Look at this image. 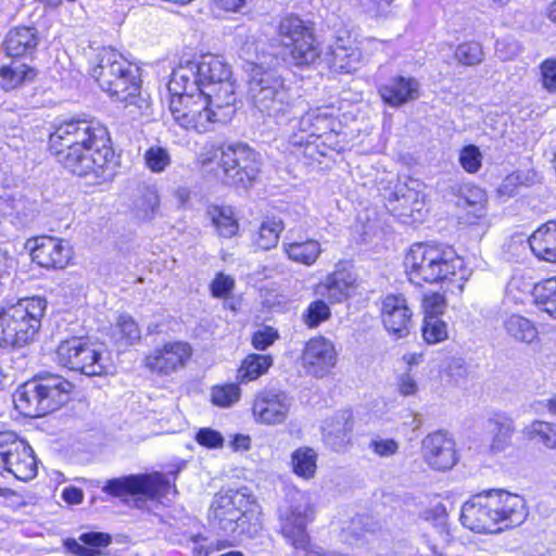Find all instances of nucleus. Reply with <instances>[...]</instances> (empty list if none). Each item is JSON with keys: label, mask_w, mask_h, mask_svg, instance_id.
Instances as JSON below:
<instances>
[{"label": "nucleus", "mask_w": 556, "mask_h": 556, "mask_svg": "<svg viewBox=\"0 0 556 556\" xmlns=\"http://www.w3.org/2000/svg\"><path fill=\"white\" fill-rule=\"evenodd\" d=\"M49 150L64 168L91 184L112 181L118 162L108 128L92 119H66L53 126Z\"/></svg>", "instance_id": "obj_1"}, {"label": "nucleus", "mask_w": 556, "mask_h": 556, "mask_svg": "<svg viewBox=\"0 0 556 556\" xmlns=\"http://www.w3.org/2000/svg\"><path fill=\"white\" fill-rule=\"evenodd\" d=\"M340 122L330 108H316L291 123L288 142L291 153L307 161H319L330 152L344 149Z\"/></svg>", "instance_id": "obj_2"}, {"label": "nucleus", "mask_w": 556, "mask_h": 556, "mask_svg": "<svg viewBox=\"0 0 556 556\" xmlns=\"http://www.w3.org/2000/svg\"><path fill=\"white\" fill-rule=\"evenodd\" d=\"M404 265L409 280L437 283L459 276L466 279L464 261L454 249L442 244H413L405 256Z\"/></svg>", "instance_id": "obj_3"}, {"label": "nucleus", "mask_w": 556, "mask_h": 556, "mask_svg": "<svg viewBox=\"0 0 556 556\" xmlns=\"http://www.w3.org/2000/svg\"><path fill=\"white\" fill-rule=\"evenodd\" d=\"M260 515L255 500L239 490L217 493L210 508L211 523L230 535H256L262 529Z\"/></svg>", "instance_id": "obj_4"}, {"label": "nucleus", "mask_w": 556, "mask_h": 556, "mask_svg": "<svg viewBox=\"0 0 556 556\" xmlns=\"http://www.w3.org/2000/svg\"><path fill=\"white\" fill-rule=\"evenodd\" d=\"M47 301L39 296L20 299L0 308V346L21 349L30 344L41 328Z\"/></svg>", "instance_id": "obj_5"}, {"label": "nucleus", "mask_w": 556, "mask_h": 556, "mask_svg": "<svg viewBox=\"0 0 556 556\" xmlns=\"http://www.w3.org/2000/svg\"><path fill=\"white\" fill-rule=\"evenodd\" d=\"M72 390V382L48 374L22 384L14 395V404L25 416L39 417L66 403Z\"/></svg>", "instance_id": "obj_6"}, {"label": "nucleus", "mask_w": 556, "mask_h": 556, "mask_svg": "<svg viewBox=\"0 0 556 556\" xmlns=\"http://www.w3.org/2000/svg\"><path fill=\"white\" fill-rule=\"evenodd\" d=\"M248 94L253 106L276 121L291 112L292 99L285 80L275 71L250 63Z\"/></svg>", "instance_id": "obj_7"}, {"label": "nucleus", "mask_w": 556, "mask_h": 556, "mask_svg": "<svg viewBox=\"0 0 556 556\" xmlns=\"http://www.w3.org/2000/svg\"><path fill=\"white\" fill-rule=\"evenodd\" d=\"M214 159H217L218 165L215 176L228 186L247 189L260 172L257 153L245 144L228 146L219 152L215 151L212 156L201 154L199 162L206 168Z\"/></svg>", "instance_id": "obj_8"}, {"label": "nucleus", "mask_w": 556, "mask_h": 556, "mask_svg": "<svg viewBox=\"0 0 556 556\" xmlns=\"http://www.w3.org/2000/svg\"><path fill=\"white\" fill-rule=\"evenodd\" d=\"M186 84L184 90L175 91L173 77L167 84L170 99L168 109L174 122L186 130L206 132L212 125L219 121L217 113L210 106V100L199 90H193Z\"/></svg>", "instance_id": "obj_9"}, {"label": "nucleus", "mask_w": 556, "mask_h": 556, "mask_svg": "<svg viewBox=\"0 0 556 556\" xmlns=\"http://www.w3.org/2000/svg\"><path fill=\"white\" fill-rule=\"evenodd\" d=\"M314 519V508L306 493L294 492L278 509L280 533L294 549L307 552L311 538L307 525Z\"/></svg>", "instance_id": "obj_10"}, {"label": "nucleus", "mask_w": 556, "mask_h": 556, "mask_svg": "<svg viewBox=\"0 0 556 556\" xmlns=\"http://www.w3.org/2000/svg\"><path fill=\"white\" fill-rule=\"evenodd\" d=\"M56 362L87 376H102L108 369L103 349L86 337H73L62 341L56 349Z\"/></svg>", "instance_id": "obj_11"}, {"label": "nucleus", "mask_w": 556, "mask_h": 556, "mask_svg": "<svg viewBox=\"0 0 556 556\" xmlns=\"http://www.w3.org/2000/svg\"><path fill=\"white\" fill-rule=\"evenodd\" d=\"M280 46L296 66L314 63L320 54L312 30L298 16L287 15L277 27Z\"/></svg>", "instance_id": "obj_12"}, {"label": "nucleus", "mask_w": 556, "mask_h": 556, "mask_svg": "<svg viewBox=\"0 0 556 556\" xmlns=\"http://www.w3.org/2000/svg\"><path fill=\"white\" fill-rule=\"evenodd\" d=\"M231 70L222 59L213 55L203 56L200 61L188 60L180 63L173 71V88L175 91L184 90L186 84L193 90L206 89L207 85H215L231 78Z\"/></svg>", "instance_id": "obj_13"}, {"label": "nucleus", "mask_w": 556, "mask_h": 556, "mask_svg": "<svg viewBox=\"0 0 556 556\" xmlns=\"http://www.w3.org/2000/svg\"><path fill=\"white\" fill-rule=\"evenodd\" d=\"M172 489L170 482L160 472L129 475L110 479L102 491L123 502L129 498L154 500L165 496Z\"/></svg>", "instance_id": "obj_14"}, {"label": "nucleus", "mask_w": 556, "mask_h": 556, "mask_svg": "<svg viewBox=\"0 0 556 556\" xmlns=\"http://www.w3.org/2000/svg\"><path fill=\"white\" fill-rule=\"evenodd\" d=\"M7 471L21 481L37 476V459L31 446L15 432H0V473Z\"/></svg>", "instance_id": "obj_15"}, {"label": "nucleus", "mask_w": 556, "mask_h": 556, "mask_svg": "<svg viewBox=\"0 0 556 556\" xmlns=\"http://www.w3.org/2000/svg\"><path fill=\"white\" fill-rule=\"evenodd\" d=\"M193 354L188 342L168 341L154 348L144 358L146 367L157 376H170L182 370Z\"/></svg>", "instance_id": "obj_16"}, {"label": "nucleus", "mask_w": 556, "mask_h": 556, "mask_svg": "<svg viewBox=\"0 0 556 556\" xmlns=\"http://www.w3.org/2000/svg\"><path fill=\"white\" fill-rule=\"evenodd\" d=\"M291 405V397L285 391L265 388L255 394L251 412L257 424L277 426L288 419Z\"/></svg>", "instance_id": "obj_17"}, {"label": "nucleus", "mask_w": 556, "mask_h": 556, "mask_svg": "<svg viewBox=\"0 0 556 556\" xmlns=\"http://www.w3.org/2000/svg\"><path fill=\"white\" fill-rule=\"evenodd\" d=\"M138 72L139 70L130 64L125 74L115 80L112 89L106 91L111 97L124 103L125 108L129 109V114L134 116L146 115L150 110L149 97L141 91Z\"/></svg>", "instance_id": "obj_18"}, {"label": "nucleus", "mask_w": 556, "mask_h": 556, "mask_svg": "<svg viewBox=\"0 0 556 556\" xmlns=\"http://www.w3.org/2000/svg\"><path fill=\"white\" fill-rule=\"evenodd\" d=\"M31 260L40 267L48 269H63L72 260L71 244L60 238L42 236L27 241Z\"/></svg>", "instance_id": "obj_19"}, {"label": "nucleus", "mask_w": 556, "mask_h": 556, "mask_svg": "<svg viewBox=\"0 0 556 556\" xmlns=\"http://www.w3.org/2000/svg\"><path fill=\"white\" fill-rule=\"evenodd\" d=\"M388 210L400 217L403 223L421 222L425 217V194L416 187L399 184L388 195Z\"/></svg>", "instance_id": "obj_20"}, {"label": "nucleus", "mask_w": 556, "mask_h": 556, "mask_svg": "<svg viewBox=\"0 0 556 556\" xmlns=\"http://www.w3.org/2000/svg\"><path fill=\"white\" fill-rule=\"evenodd\" d=\"M498 530L521 525L527 515V505L522 496L504 490H491L486 493Z\"/></svg>", "instance_id": "obj_21"}, {"label": "nucleus", "mask_w": 556, "mask_h": 556, "mask_svg": "<svg viewBox=\"0 0 556 556\" xmlns=\"http://www.w3.org/2000/svg\"><path fill=\"white\" fill-rule=\"evenodd\" d=\"M421 456L432 469L448 470L457 463L455 442L443 431L429 433L421 441Z\"/></svg>", "instance_id": "obj_22"}, {"label": "nucleus", "mask_w": 556, "mask_h": 556, "mask_svg": "<svg viewBox=\"0 0 556 556\" xmlns=\"http://www.w3.org/2000/svg\"><path fill=\"white\" fill-rule=\"evenodd\" d=\"M337 361L332 342L324 337L313 338L303 351V368L308 375L323 378L330 372Z\"/></svg>", "instance_id": "obj_23"}, {"label": "nucleus", "mask_w": 556, "mask_h": 556, "mask_svg": "<svg viewBox=\"0 0 556 556\" xmlns=\"http://www.w3.org/2000/svg\"><path fill=\"white\" fill-rule=\"evenodd\" d=\"M381 318L386 329L397 338L409 333L412 311L403 295L388 294L383 298Z\"/></svg>", "instance_id": "obj_24"}, {"label": "nucleus", "mask_w": 556, "mask_h": 556, "mask_svg": "<svg viewBox=\"0 0 556 556\" xmlns=\"http://www.w3.org/2000/svg\"><path fill=\"white\" fill-rule=\"evenodd\" d=\"M128 63L116 50L104 48L97 56V64L91 70V76L98 81L103 91L112 89L115 80L129 68Z\"/></svg>", "instance_id": "obj_25"}, {"label": "nucleus", "mask_w": 556, "mask_h": 556, "mask_svg": "<svg viewBox=\"0 0 556 556\" xmlns=\"http://www.w3.org/2000/svg\"><path fill=\"white\" fill-rule=\"evenodd\" d=\"M493 514L488 495H478L463 506L460 521L478 533L494 532V527L497 525Z\"/></svg>", "instance_id": "obj_26"}, {"label": "nucleus", "mask_w": 556, "mask_h": 556, "mask_svg": "<svg viewBox=\"0 0 556 556\" xmlns=\"http://www.w3.org/2000/svg\"><path fill=\"white\" fill-rule=\"evenodd\" d=\"M353 414L350 409L337 412L323 425V439L331 448L340 451L345 447L352 437Z\"/></svg>", "instance_id": "obj_27"}, {"label": "nucleus", "mask_w": 556, "mask_h": 556, "mask_svg": "<svg viewBox=\"0 0 556 556\" xmlns=\"http://www.w3.org/2000/svg\"><path fill=\"white\" fill-rule=\"evenodd\" d=\"M379 94L391 106H400L419 98V83L413 77L397 76L380 86Z\"/></svg>", "instance_id": "obj_28"}, {"label": "nucleus", "mask_w": 556, "mask_h": 556, "mask_svg": "<svg viewBox=\"0 0 556 556\" xmlns=\"http://www.w3.org/2000/svg\"><path fill=\"white\" fill-rule=\"evenodd\" d=\"M353 286L351 275L344 270H337L314 287V293L330 303H340L350 296Z\"/></svg>", "instance_id": "obj_29"}, {"label": "nucleus", "mask_w": 556, "mask_h": 556, "mask_svg": "<svg viewBox=\"0 0 556 556\" xmlns=\"http://www.w3.org/2000/svg\"><path fill=\"white\" fill-rule=\"evenodd\" d=\"M328 66L337 73H351L355 71L362 61V53L357 47L345 45L338 40L329 47L325 56Z\"/></svg>", "instance_id": "obj_30"}, {"label": "nucleus", "mask_w": 556, "mask_h": 556, "mask_svg": "<svg viewBox=\"0 0 556 556\" xmlns=\"http://www.w3.org/2000/svg\"><path fill=\"white\" fill-rule=\"evenodd\" d=\"M529 244L535 256L556 263V219L541 225L530 236Z\"/></svg>", "instance_id": "obj_31"}, {"label": "nucleus", "mask_w": 556, "mask_h": 556, "mask_svg": "<svg viewBox=\"0 0 556 556\" xmlns=\"http://www.w3.org/2000/svg\"><path fill=\"white\" fill-rule=\"evenodd\" d=\"M38 31L34 27H15L4 39V48L10 56H23L33 52L38 46Z\"/></svg>", "instance_id": "obj_32"}, {"label": "nucleus", "mask_w": 556, "mask_h": 556, "mask_svg": "<svg viewBox=\"0 0 556 556\" xmlns=\"http://www.w3.org/2000/svg\"><path fill=\"white\" fill-rule=\"evenodd\" d=\"M485 429L492 434L490 448L492 452H502L510 445L515 432L513 419L504 414H493L485 422Z\"/></svg>", "instance_id": "obj_33"}, {"label": "nucleus", "mask_w": 556, "mask_h": 556, "mask_svg": "<svg viewBox=\"0 0 556 556\" xmlns=\"http://www.w3.org/2000/svg\"><path fill=\"white\" fill-rule=\"evenodd\" d=\"M457 205L468 210L475 218H482L488 212L486 192L475 185H463L457 190Z\"/></svg>", "instance_id": "obj_34"}, {"label": "nucleus", "mask_w": 556, "mask_h": 556, "mask_svg": "<svg viewBox=\"0 0 556 556\" xmlns=\"http://www.w3.org/2000/svg\"><path fill=\"white\" fill-rule=\"evenodd\" d=\"M161 199L155 185H141L134 201V213L141 220H152L160 213Z\"/></svg>", "instance_id": "obj_35"}, {"label": "nucleus", "mask_w": 556, "mask_h": 556, "mask_svg": "<svg viewBox=\"0 0 556 556\" xmlns=\"http://www.w3.org/2000/svg\"><path fill=\"white\" fill-rule=\"evenodd\" d=\"M273 357L269 354H249L242 359L236 375L238 383L247 384L257 380L273 366Z\"/></svg>", "instance_id": "obj_36"}, {"label": "nucleus", "mask_w": 556, "mask_h": 556, "mask_svg": "<svg viewBox=\"0 0 556 556\" xmlns=\"http://www.w3.org/2000/svg\"><path fill=\"white\" fill-rule=\"evenodd\" d=\"M79 541L67 540L65 542L66 549L78 556H99L100 547L108 546L111 538L105 533L90 532L81 534Z\"/></svg>", "instance_id": "obj_37"}, {"label": "nucleus", "mask_w": 556, "mask_h": 556, "mask_svg": "<svg viewBox=\"0 0 556 556\" xmlns=\"http://www.w3.org/2000/svg\"><path fill=\"white\" fill-rule=\"evenodd\" d=\"M37 76V70L18 62H12L9 66L0 68V86L4 91H11L33 81Z\"/></svg>", "instance_id": "obj_38"}, {"label": "nucleus", "mask_w": 556, "mask_h": 556, "mask_svg": "<svg viewBox=\"0 0 556 556\" xmlns=\"http://www.w3.org/2000/svg\"><path fill=\"white\" fill-rule=\"evenodd\" d=\"M199 91L210 100V106L212 109L217 108H229L236 103V88L235 83L231 78H227L215 85H207L206 89H200Z\"/></svg>", "instance_id": "obj_39"}, {"label": "nucleus", "mask_w": 556, "mask_h": 556, "mask_svg": "<svg viewBox=\"0 0 556 556\" xmlns=\"http://www.w3.org/2000/svg\"><path fill=\"white\" fill-rule=\"evenodd\" d=\"M283 250L291 261L306 266L315 264L323 252L320 243L313 239L303 242L285 243Z\"/></svg>", "instance_id": "obj_40"}, {"label": "nucleus", "mask_w": 556, "mask_h": 556, "mask_svg": "<svg viewBox=\"0 0 556 556\" xmlns=\"http://www.w3.org/2000/svg\"><path fill=\"white\" fill-rule=\"evenodd\" d=\"M291 467L294 475L305 480L315 477L317 470V453L308 446H301L291 454Z\"/></svg>", "instance_id": "obj_41"}, {"label": "nucleus", "mask_w": 556, "mask_h": 556, "mask_svg": "<svg viewBox=\"0 0 556 556\" xmlns=\"http://www.w3.org/2000/svg\"><path fill=\"white\" fill-rule=\"evenodd\" d=\"M207 215L220 236L230 238L238 231V223L230 206L210 205Z\"/></svg>", "instance_id": "obj_42"}, {"label": "nucleus", "mask_w": 556, "mask_h": 556, "mask_svg": "<svg viewBox=\"0 0 556 556\" xmlns=\"http://www.w3.org/2000/svg\"><path fill=\"white\" fill-rule=\"evenodd\" d=\"M504 327L508 336L519 342L531 343L538 336L533 323L521 315H509L504 321Z\"/></svg>", "instance_id": "obj_43"}, {"label": "nucleus", "mask_w": 556, "mask_h": 556, "mask_svg": "<svg viewBox=\"0 0 556 556\" xmlns=\"http://www.w3.org/2000/svg\"><path fill=\"white\" fill-rule=\"evenodd\" d=\"M112 336L117 342L128 346L140 342L141 330L130 315L122 314L113 327Z\"/></svg>", "instance_id": "obj_44"}, {"label": "nucleus", "mask_w": 556, "mask_h": 556, "mask_svg": "<svg viewBox=\"0 0 556 556\" xmlns=\"http://www.w3.org/2000/svg\"><path fill=\"white\" fill-rule=\"evenodd\" d=\"M532 295L535 303L556 319V277L535 283Z\"/></svg>", "instance_id": "obj_45"}, {"label": "nucleus", "mask_w": 556, "mask_h": 556, "mask_svg": "<svg viewBox=\"0 0 556 556\" xmlns=\"http://www.w3.org/2000/svg\"><path fill=\"white\" fill-rule=\"evenodd\" d=\"M529 440L536 441L546 448H556V425L543 420H534L525 428Z\"/></svg>", "instance_id": "obj_46"}, {"label": "nucleus", "mask_w": 556, "mask_h": 556, "mask_svg": "<svg viewBox=\"0 0 556 556\" xmlns=\"http://www.w3.org/2000/svg\"><path fill=\"white\" fill-rule=\"evenodd\" d=\"M282 230L283 224L280 219L274 218L263 222L254 236V244L262 250H269L277 245Z\"/></svg>", "instance_id": "obj_47"}, {"label": "nucleus", "mask_w": 556, "mask_h": 556, "mask_svg": "<svg viewBox=\"0 0 556 556\" xmlns=\"http://www.w3.org/2000/svg\"><path fill=\"white\" fill-rule=\"evenodd\" d=\"M240 384L237 381L213 386L210 392L212 404L220 408L231 407L241 397Z\"/></svg>", "instance_id": "obj_48"}, {"label": "nucleus", "mask_w": 556, "mask_h": 556, "mask_svg": "<svg viewBox=\"0 0 556 556\" xmlns=\"http://www.w3.org/2000/svg\"><path fill=\"white\" fill-rule=\"evenodd\" d=\"M454 58L462 65L477 66L484 60V51L479 42L466 41L456 47Z\"/></svg>", "instance_id": "obj_49"}, {"label": "nucleus", "mask_w": 556, "mask_h": 556, "mask_svg": "<svg viewBox=\"0 0 556 556\" xmlns=\"http://www.w3.org/2000/svg\"><path fill=\"white\" fill-rule=\"evenodd\" d=\"M422 338L428 344H435L447 339V326L438 316H425Z\"/></svg>", "instance_id": "obj_50"}, {"label": "nucleus", "mask_w": 556, "mask_h": 556, "mask_svg": "<svg viewBox=\"0 0 556 556\" xmlns=\"http://www.w3.org/2000/svg\"><path fill=\"white\" fill-rule=\"evenodd\" d=\"M324 300L321 298L313 301L303 313L302 320L308 328H316L330 318V308Z\"/></svg>", "instance_id": "obj_51"}, {"label": "nucleus", "mask_w": 556, "mask_h": 556, "mask_svg": "<svg viewBox=\"0 0 556 556\" xmlns=\"http://www.w3.org/2000/svg\"><path fill=\"white\" fill-rule=\"evenodd\" d=\"M146 166L152 173H162L170 164V154L167 149L159 146L150 147L143 155Z\"/></svg>", "instance_id": "obj_52"}, {"label": "nucleus", "mask_w": 556, "mask_h": 556, "mask_svg": "<svg viewBox=\"0 0 556 556\" xmlns=\"http://www.w3.org/2000/svg\"><path fill=\"white\" fill-rule=\"evenodd\" d=\"M459 163L467 173H477L482 165V154L479 148L473 144L463 148L459 153Z\"/></svg>", "instance_id": "obj_53"}, {"label": "nucleus", "mask_w": 556, "mask_h": 556, "mask_svg": "<svg viewBox=\"0 0 556 556\" xmlns=\"http://www.w3.org/2000/svg\"><path fill=\"white\" fill-rule=\"evenodd\" d=\"M527 177L521 172H514L507 175L496 188L500 198H511L517 193L520 186L526 185Z\"/></svg>", "instance_id": "obj_54"}, {"label": "nucleus", "mask_w": 556, "mask_h": 556, "mask_svg": "<svg viewBox=\"0 0 556 556\" xmlns=\"http://www.w3.org/2000/svg\"><path fill=\"white\" fill-rule=\"evenodd\" d=\"M233 289L235 279L229 275H225L224 273H218L210 285L212 295L218 299L229 298Z\"/></svg>", "instance_id": "obj_55"}, {"label": "nucleus", "mask_w": 556, "mask_h": 556, "mask_svg": "<svg viewBox=\"0 0 556 556\" xmlns=\"http://www.w3.org/2000/svg\"><path fill=\"white\" fill-rule=\"evenodd\" d=\"M542 87L549 93L556 92V59H547L540 65Z\"/></svg>", "instance_id": "obj_56"}, {"label": "nucleus", "mask_w": 556, "mask_h": 556, "mask_svg": "<svg viewBox=\"0 0 556 556\" xmlns=\"http://www.w3.org/2000/svg\"><path fill=\"white\" fill-rule=\"evenodd\" d=\"M368 447L379 457H390L397 453L400 444L394 439L377 437L369 442Z\"/></svg>", "instance_id": "obj_57"}, {"label": "nucleus", "mask_w": 556, "mask_h": 556, "mask_svg": "<svg viewBox=\"0 0 556 556\" xmlns=\"http://www.w3.org/2000/svg\"><path fill=\"white\" fill-rule=\"evenodd\" d=\"M195 441L206 448H222L225 442L222 433L212 428H201L195 434Z\"/></svg>", "instance_id": "obj_58"}, {"label": "nucleus", "mask_w": 556, "mask_h": 556, "mask_svg": "<svg viewBox=\"0 0 556 556\" xmlns=\"http://www.w3.org/2000/svg\"><path fill=\"white\" fill-rule=\"evenodd\" d=\"M422 307L425 311V316H438L443 314L446 307L445 298L437 292L431 294H427L422 300Z\"/></svg>", "instance_id": "obj_59"}, {"label": "nucleus", "mask_w": 556, "mask_h": 556, "mask_svg": "<svg viewBox=\"0 0 556 556\" xmlns=\"http://www.w3.org/2000/svg\"><path fill=\"white\" fill-rule=\"evenodd\" d=\"M520 45L516 40H498L496 42L495 53L502 61H509L520 53Z\"/></svg>", "instance_id": "obj_60"}, {"label": "nucleus", "mask_w": 556, "mask_h": 556, "mask_svg": "<svg viewBox=\"0 0 556 556\" xmlns=\"http://www.w3.org/2000/svg\"><path fill=\"white\" fill-rule=\"evenodd\" d=\"M277 338V332L273 328L268 327L254 333L252 344L256 350L263 351L271 345Z\"/></svg>", "instance_id": "obj_61"}, {"label": "nucleus", "mask_w": 556, "mask_h": 556, "mask_svg": "<svg viewBox=\"0 0 556 556\" xmlns=\"http://www.w3.org/2000/svg\"><path fill=\"white\" fill-rule=\"evenodd\" d=\"M397 388L404 396L414 395L418 390L416 380L409 374H403L399 377Z\"/></svg>", "instance_id": "obj_62"}, {"label": "nucleus", "mask_w": 556, "mask_h": 556, "mask_svg": "<svg viewBox=\"0 0 556 556\" xmlns=\"http://www.w3.org/2000/svg\"><path fill=\"white\" fill-rule=\"evenodd\" d=\"M237 40L242 45L241 46V53L244 58L250 59L255 52V40L251 38L248 34H239L237 36Z\"/></svg>", "instance_id": "obj_63"}, {"label": "nucleus", "mask_w": 556, "mask_h": 556, "mask_svg": "<svg viewBox=\"0 0 556 556\" xmlns=\"http://www.w3.org/2000/svg\"><path fill=\"white\" fill-rule=\"evenodd\" d=\"M62 497L68 504H79L83 502L84 493L78 488H66L63 491Z\"/></svg>", "instance_id": "obj_64"}]
</instances>
